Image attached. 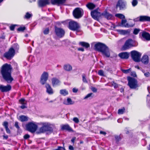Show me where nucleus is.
<instances>
[{
    "label": "nucleus",
    "instance_id": "obj_1",
    "mask_svg": "<svg viewBox=\"0 0 150 150\" xmlns=\"http://www.w3.org/2000/svg\"><path fill=\"white\" fill-rule=\"evenodd\" d=\"M12 69L10 64L6 63L2 66L0 70L2 78L8 83H11L13 80L11 75Z\"/></svg>",
    "mask_w": 150,
    "mask_h": 150
},
{
    "label": "nucleus",
    "instance_id": "obj_2",
    "mask_svg": "<svg viewBox=\"0 0 150 150\" xmlns=\"http://www.w3.org/2000/svg\"><path fill=\"white\" fill-rule=\"evenodd\" d=\"M67 0H51V3L52 4H57L58 5H64ZM39 7H42L46 5L50 4L49 0H39L38 2Z\"/></svg>",
    "mask_w": 150,
    "mask_h": 150
},
{
    "label": "nucleus",
    "instance_id": "obj_3",
    "mask_svg": "<svg viewBox=\"0 0 150 150\" xmlns=\"http://www.w3.org/2000/svg\"><path fill=\"white\" fill-rule=\"evenodd\" d=\"M137 45L138 43L136 42L131 39H129L126 41L122 49L123 50H125L132 47L136 46Z\"/></svg>",
    "mask_w": 150,
    "mask_h": 150
},
{
    "label": "nucleus",
    "instance_id": "obj_4",
    "mask_svg": "<svg viewBox=\"0 0 150 150\" xmlns=\"http://www.w3.org/2000/svg\"><path fill=\"white\" fill-rule=\"evenodd\" d=\"M91 14L93 18L98 21L101 18V16L103 15V13L100 12L98 8L91 11Z\"/></svg>",
    "mask_w": 150,
    "mask_h": 150
},
{
    "label": "nucleus",
    "instance_id": "obj_5",
    "mask_svg": "<svg viewBox=\"0 0 150 150\" xmlns=\"http://www.w3.org/2000/svg\"><path fill=\"white\" fill-rule=\"evenodd\" d=\"M128 81V85L131 89H135L138 87L137 82L134 78L128 77H127Z\"/></svg>",
    "mask_w": 150,
    "mask_h": 150
},
{
    "label": "nucleus",
    "instance_id": "obj_6",
    "mask_svg": "<svg viewBox=\"0 0 150 150\" xmlns=\"http://www.w3.org/2000/svg\"><path fill=\"white\" fill-rule=\"evenodd\" d=\"M131 56L132 59L135 62H139L140 61L141 54L137 51L133 50L131 52Z\"/></svg>",
    "mask_w": 150,
    "mask_h": 150
},
{
    "label": "nucleus",
    "instance_id": "obj_7",
    "mask_svg": "<svg viewBox=\"0 0 150 150\" xmlns=\"http://www.w3.org/2000/svg\"><path fill=\"white\" fill-rule=\"evenodd\" d=\"M26 127L28 131L33 133L36 131L38 126L34 123L30 122L26 125Z\"/></svg>",
    "mask_w": 150,
    "mask_h": 150
},
{
    "label": "nucleus",
    "instance_id": "obj_8",
    "mask_svg": "<svg viewBox=\"0 0 150 150\" xmlns=\"http://www.w3.org/2000/svg\"><path fill=\"white\" fill-rule=\"evenodd\" d=\"M46 131L52 132L53 131V129L49 124L45 123L43 124L42 126L40 128L39 132L40 133H41Z\"/></svg>",
    "mask_w": 150,
    "mask_h": 150
},
{
    "label": "nucleus",
    "instance_id": "obj_9",
    "mask_svg": "<svg viewBox=\"0 0 150 150\" xmlns=\"http://www.w3.org/2000/svg\"><path fill=\"white\" fill-rule=\"evenodd\" d=\"M15 51L12 47H11L7 52H5L4 55V57L7 59H11L15 55Z\"/></svg>",
    "mask_w": 150,
    "mask_h": 150
},
{
    "label": "nucleus",
    "instance_id": "obj_10",
    "mask_svg": "<svg viewBox=\"0 0 150 150\" xmlns=\"http://www.w3.org/2000/svg\"><path fill=\"white\" fill-rule=\"evenodd\" d=\"M83 11L79 8H75L73 11V15L74 17L76 18H81L83 15Z\"/></svg>",
    "mask_w": 150,
    "mask_h": 150
},
{
    "label": "nucleus",
    "instance_id": "obj_11",
    "mask_svg": "<svg viewBox=\"0 0 150 150\" xmlns=\"http://www.w3.org/2000/svg\"><path fill=\"white\" fill-rule=\"evenodd\" d=\"M79 28V25L76 22L71 21L69 22V28L71 30L73 31L77 30Z\"/></svg>",
    "mask_w": 150,
    "mask_h": 150
},
{
    "label": "nucleus",
    "instance_id": "obj_12",
    "mask_svg": "<svg viewBox=\"0 0 150 150\" xmlns=\"http://www.w3.org/2000/svg\"><path fill=\"white\" fill-rule=\"evenodd\" d=\"M54 31L56 35L59 38L63 37L65 34V31L62 28L55 27Z\"/></svg>",
    "mask_w": 150,
    "mask_h": 150
},
{
    "label": "nucleus",
    "instance_id": "obj_13",
    "mask_svg": "<svg viewBox=\"0 0 150 150\" xmlns=\"http://www.w3.org/2000/svg\"><path fill=\"white\" fill-rule=\"evenodd\" d=\"M94 49L103 53V44L100 42L95 44L94 45Z\"/></svg>",
    "mask_w": 150,
    "mask_h": 150
},
{
    "label": "nucleus",
    "instance_id": "obj_14",
    "mask_svg": "<svg viewBox=\"0 0 150 150\" xmlns=\"http://www.w3.org/2000/svg\"><path fill=\"white\" fill-rule=\"evenodd\" d=\"M11 86L10 85H7L5 86L3 85H0V91L2 92H6L11 90Z\"/></svg>",
    "mask_w": 150,
    "mask_h": 150
},
{
    "label": "nucleus",
    "instance_id": "obj_15",
    "mask_svg": "<svg viewBox=\"0 0 150 150\" xmlns=\"http://www.w3.org/2000/svg\"><path fill=\"white\" fill-rule=\"evenodd\" d=\"M125 3L122 0H119L116 5V8L119 7L120 10L123 9L125 7Z\"/></svg>",
    "mask_w": 150,
    "mask_h": 150
},
{
    "label": "nucleus",
    "instance_id": "obj_16",
    "mask_svg": "<svg viewBox=\"0 0 150 150\" xmlns=\"http://www.w3.org/2000/svg\"><path fill=\"white\" fill-rule=\"evenodd\" d=\"M52 84L53 87H55L60 85V81L57 79L56 78H53L52 79Z\"/></svg>",
    "mask_w": 150,
    "mask_h": 150
},
{
    "label": "nucleus",
    "instance_id": "obj_17",
    "mask_svg": "<svg viewBox=\"0 0 150 150\" xmlns=\"http://www.w3.org/2000/svg\"><path fill=\"white\" fill-rule=\"evenodd\" d=\"M45 87L46 88V92L48 94L51 95L53 93V90L49 84L48 83L46 84Z\"/></svg>",
    "mask_w": 150,
    "mask_h": 150
},
{
    "label": "nucleus",
    "instance_id": "obj_18",
    "mask_svg": "<svg viewBox=\"0 0 150 150\" xmlns=\"http://www.w3.org/2000/svg\"><path fill=\"white\" fill-rule=\"evenodd\" d=\"M104 55L107 57H108L110 56V53L109 49L104 44Z\"/></svg>",
    "mask_w": 150,
    "mask_h": 150
},
{
    "label": "nucleus",
    "instance_id": "obj_19",
    "mask_svg": "<svg viewBox=\"0 0 150 150\" xmlns=\"http://www.w3.org/2000/svg\"><path fill=\"white\" fill-rule=\"evenodd\" d=\"M139 20L141 22H150V17L147 16H141L139 17Z\"/></svg>",
    "mask_w": 150,
    "mask_h": 150
},
{
    "label": "nucleus",
    "instance_id": "obj_20",
    "mask_svg": "<svg viewBox=\"0 0 150 150\" xmlns=\"http://www.w3.org/2000/svg\"><path fill=\"white\" fill-rule=\"evenodd\" d=\"M118 56L121 59H127L129 57V54L127 52H123L119 53Z\"/></svg>",
    "mask_w": 150,
    "mask_h": 150
},
{
    "label": "nucleus",
    "instance_id": "obj_21",
    "mask_svg": "<svg viewBox=\"0 0 150 150\" xmlns=\"http://www.w3.org/2000/svg\"><path fill=\"white\" fill-rule=\"evenodd\" d=\"M141 61L144 64H147L149 61V57L148 55H144L141 59Z\"/></svg>",
    "mask_w": 150,
    "mask_h": 150
},
{
    "label": "nucleus",
    "instance_id": "obj_22",
    "mask_svg": "<svg viewBox=\"0 0 150 150\" xmlns=\"http://www.w3.org/2000/svg\"><path fill=\"white\" fill-rule=\"evenodd\" d=\"M142 37L147 40H150V34L144 31L142 33Z\"/></svg>",
    "mask_w": 150,
    "mask_h": 150
},
{
    "label": "nucleus",
    "instance_id": "obj_23",
    "mask_svg": "<svg viewBox=\"0 0 150 150\" xmlns=\"http://www.w3.org/2000/svg\"><path fill=\"white\" fill-rule=\"evenodd\" d=\"M104 16L108 20L112 19L114 18L112 14L106 11H105V12L104 13Z\"/></svg>",
    "mask_w": 150,
    "mask_h": 150
},
{
    "label": "nucleus",
    "instance_id": "obj_24",
    "mask_svg": "<svg viewBox=\"0 0 150 150\" xmlns=\"http://www.w3.org/2000/svg\"><path fill=\"white\" fill-rule=\"evenodd\" d=\"M121 25L123 27H130L133 26H131L130 25H129L127 23V21L125 19L122 20Z\"/></svg>",
    "mask_w": 150,
    "mask_h": 150
},
{
    "label": "nucleus",
    "instance_id": "obj_25",
    "mask_svg": "<svg viewBox=\"0 0 150 150\" xmlns=\"http://www.w3.org/2000/svg\"><path fill=\"white\" fill-rule=\"evenodd\" d=\"M64 69L67 71H70L72 70V67L69 64H66L64 66Z\"/></svg>",
    "mask_w": 150,
    "mask_h": 150
},
{
    "label": "nucleus",
    "instance_id": "obj_26",
    "mask_svg": "<svg viewBox=\"0 0 150 150\" xmlns=\"http://www.w3.org/2000/svg\"><path fill=\"white\" fill-rule=\"evenodd\" d=\"M87 7L90 10H92L95 8L96 6L95 4L92 3H88L86 5Z\"/></svg>",
    "mask_w": 150,
    "mask_h": 150
},
{
    "label": "nucleus",
    "instance_id": "obj_27",
    "mask_svg": "<svg viewBox=\"0 0 150 150\" xmlns=\"http://www.w3.org/2000/svg\"><path fill=\"white\" fill-rule=\"evenodd\" d=\"M28 117L25 115H21L19 116V120L21 122L26 121L28 120Z\"/></svg>",
    "mask_w": 150,
    "mask_h": 150
},
{
    "label": "nucleus",
    "instance_id": "obj_28",
    "mask_svg": "<svg viewBox=\"0 0 150 150\" xmlns=\"http://www.w3.org/2000/svg\"><path fill=\"white\" fill-rule=\"evenodd\" d=\"M64 103L66 105H69L72 104L73 103L71 98H68L67 100H65L64 101Z\"/></svg>",
    "mask_w": 150,
    "mask_h": 150
},
{
    "label": "nucleus",
    "instance_id": "obj_29",
    "mask_svg": "<svg viewBox=\"0 0 150 150\" xmlns=\"http://www.w3.org/2000/svg\"><path fill=\"white\" fill-rule=\"evenodd\" d=\"M63 130H66L68 131H71L72 130L71 128L68 125H63L62 127Z\"/></svg>",
    "mask_w": 150,
    "mask_h": 150
},
{
    "label": "nucleus",
    "instance_id": "obj_30",
    "mask_svg": "<svg viewBox=\"0 0 150 150\" xmlns=\"http://www.w3.org/2000/svg\"><path fill=\"white\" fill-rule=\"evenodd\" d=\"M79 45L86 48H87L90 46V45L88 43L83 42H79Z\"/></svg>",
    "mask_w": 150,
    "mask_h": 150
},
{
    "label": "nucleus",
    "instance_id": "obj_31",
    "mask_svg": "<svg viewBox=\"0 0 150 150\" xmlns=\"http://www.w3.org/2000/svg\"><path fill=\"white\" fill-rule=\"evenodd\" d=\"M117 31L121 34L126 35L129 33V32L127 30H118Z\"/></svg>",
    "mask_w": 150,
    "mask_h": 150
},
{
    "label": "nucleus",
    "instance_id": "obj_32",
    "mask_svg": "<svg viewBox=\"0 0 150 150\" xmlns=\"http://www.w3.org/2000/svg\"><path fill=\"white\" fill-rule=\"evenodd\" d=\"M48 73L44 72L42 75L41 77L47 80L48 79Z\"/></svg>",
    "mask_w": 150,
    "mask_h": 150
},
{
    "label": "nucleus",
    "instance_id": "obj_33",
    "mask_svg": "<svg viewBox=\"0 0 150 150\" xmlns=\"http://www.w3.org/2000/svg\"><path fill=\"white\" fill-rule=\"evenodd\" d=\"M61 94L64 96H65L68 94V92L66 89L61 90L60 91Z\"/></svg>",
    "mask_w": 150,
    "mask_h": 150
},
{
    "label": "nucleus",
    "instance_id": "obj_34",
    "mask_svg": "<svg viewBox=\"0 0 150 150\" xmlns=\"http://www.w3.org/2000/svg\"><path fill=\"white\" fill-rule=\"evenodd\" d=\"M125 111V109L124 107L121 109L118 110V114H123Z\"/></svg>",
    "mask_w": 150,
    "mask_h": 150
},
{
    "label": "nucleus",
    "instance_id": "obj_35",
    "mask_svg": "<svg viewBox=\"0 0 150 150\" xmlns=\"http://www.w3.org/2000/svg\"><path fill=\"white\" fill-rule=\"evenodd\" d=\"M115 16L120 19H122L125 18V16L121 13H117L115 14Z\"/></svg>",
    "mask_w": 150,
    "mask_h": 150
},
{
    "label": "nucleus",
    "instance_id": "obj_36",
    "mask_svg": "<svg viewBox=\"0 0 150 150\" xmlns=\"http://www.w3.org/2000/svg\"><path fill=\"white\" fill-rule=\"evenodd\" d=\"M19 101L21 104L23 105H26L27 102L24 98H21L19 100Z\"/></svg>",
    "mask_w": 150,
    "mask_h": 150
},
{
    "label": "nucleus",
    "instance_id": "obj_37",
    "mask_svg": "<svg viewBox=\"0 0 150 150\" xmlns=\"http://www.w3.org/2000/svg\"><path fill=\"white\" fill-rule=\"evenodd\" d=\"M32 16V14L29 13L28 12L26 13L24 16V18L26 19H29Z\"/></svg>",
    "mask_w": 150,
    "mask_h": 150
},
{
    "label": "nucleus",
    "instance_id": "obj_38",
    "mask_svg": "<svg viewBox=\"0 0 150 150\" xmlns=\"http://www.w3.org/2000/svg\"><path fill=\"white\" fill-rule=\"evenodd\" d=\"M131 69L130 68L129 69L125 70V69H122V71L125 74H127L130 71H131Z\"/></svg>",
    "mask_w": 150,
    "mask_h": 150
},
{
    "label": "nucleus",
    "instance_id": "obj_39",
    "mask_svg": "<svg viewBox=\"0 0 150 150\" xmlns=\"http://www.w3.org/2000/svg\"><path fill=\"white\" fill-rule=\"evenodd\" d=\"M47 80L41 77L40 78V83L42 85L44 84L46 82Z\"/></svg>",
    "mask_w": 150,
    "mask_h": 150
},
{
    "label": "nucleus",
    "instance_id": "obj_40",
    "mask_svg": "<svg viewBox=\"0 0 150 150\" xmlns=\"http://www.w3.org/2000/svg\"><path fill=\"white\" fill-rule=\"evenodd\" d=\"M140 31V30L139 29L135 28L133 31V33L135 35H137Z\"/></svg>",
    "mask_w": 150,
    "mask_h": 150
},
{
    "label": "nucleus",
    "instance_id": "obj_41",
    "mask_svg": "<svg viewBox=\"0 0 150 150\" xmlns=\"http://www.w3.org/2000/svg\"><path fill=\"white\" fill-rule=\"evenodd\" d=\"M111 85L112 86H114V88H117L118 87V84L114 82H111Z\"/></svg>",
    "mask_w": 150,
    "mask_h": 150
},
{
    "label": "nucleus",
    "instance_id": "obj_42",
    "mask_svg": "<svg viewBox=\"0 0 150 150\" xmlns=\"http://www.w3.org/2000/svg\"><path fill=\"white\" fill-rule=\"evenodd\" d=\"M138 1L137 0H133L132 2V4L134 6H135L137 4Z\"/></svg>",
    "mask_w": 150,
    "mask_h": 150
},
{
    "label": "nucleus",
    "instance_id": "obj_43",
    "mask_svg": "<svg viewBox=\"0 0 150 150\" xmlns=\"http://www.w3.org/2000/svg\"><path fill=\"white\" fill-rule=\"evenodd\" d=\"M93 93H90L88 94L84 98V99H85L89 98L91 97L92 96V95H93Z\"/></svg>",
    "mask_w": 150,
    "mask_h": 150
},
{
    "label": "nucleus",
    "instance_id": "obj_44",
    "mask_svg": "<svg viewBox=\"0 0 150 150\" xmlns=\"http://www.w3.org/2000/svg\"><path fill=\"white\" fill-rule=\"evenodd\" d=\"M73 120L76 123H78L79 120L78 118L76 117H74L73 118Z\"/></svg>",
    "mask_w": 150,
    "mask_h": 150
},
{
    "label": "nucleus",
    "instance_id": "obj_45",
    "mask_svg": "<svg viewBox=\"0 0 150 150\" xmlns=\"http://www.w3.org/2000/svg\"><path fill=\"white\" fill-rule=\"evenodd\" d=\"M82 80L83 82L85 83H87L88 82L86 79V76L85 75H82Z\"/></svg>",
    "mask_w": 150,
    "mask_h": 150
},
{
    "label": "nucleus",
    "instance_id": "obj_46",
    "mask_svg": "<svg viewBox=\"0 0 150 150\" xmlns=\"http://www.w3.org/2000/svg\"><path fill=\"white\" fill-rule=\"evenodd\" d=\"M115 140L117 142H119L121 139L120 136H115Z\"/></svg>",
    "mask_w": 150,
    "mask_h": 150
},
{
    "label": "nucleus",
    "instance_id": "obj_47",
    "mask_svg": "<svg viewBox=\"0 0 150 150\" xmlns=\"http://www.w3.org/2000/svg\"><path fill=\"white\" fill-rule=\"evenodd\" d=\"M25 27H20L18 28L17 30L19 31H23L25 29Z\"/></svg>",
    "mask_w": 150,
    "mask_h": 150
},
{
    "label": "nucleus",
    "instance_id": "obj_48",
    "mask_svg": "<svg viewBox=\"0 0 150 150\" xmlns=\"http://www.w3.org/2000/svg\"><path fill=\"white\" fill-rule=\"evenodd\" d=\"M2 125H3L4 127L5 128L8 127V123L6 121L4 122Z\"/></svg>",
    "mask_w": 150,
    "mask_h": 150
},
{
    "label": "nucleus",
    "instance_id": "obj_49",
    "mask_svg": "<svg viewBox=\"0 0 150 150\" xmlns=\"http://www.w3.org/2000/svg\"><path fill=\"white\" fill-rule=\"evenodd\" d=\"M49 29L48 28H47L44 30L43 33L45 34L46 35L48 34L49 33Z\"/></svg>",
    "mask_w": 150,
    "mask_h": 150
},
{
    "label": "nucleus",
    "instance_id": "obj_50",
    "mask_svg": "<svg viewBox=\"0 0 150 150\" xmlns=\"http://www.w3.org/2000/svg\"><path fill=\"white\" fill-rule=\"evenodd\" d=\"M18 122H15V126L18 129H20V127L18 125Z\"/></svg>",
    "mask_w": 150,
    "mask_h": 150
},
{
    "label": "nucleus",
    "instance_id": "obj_51",
    "mask_svg": "<svg viewBox=\"0 0 150 150\" xmlns=\"http://www.w3.org/2000/svg\"><path fill=\"white\" fill-rule=\"evenodd\" d=\"M56 150H65L64 147L61 146H58L57 149H56Z\"/></svg>",
    "mask_w": 150,
    "mask_h": 150
},
{
    "label": "nucleus",
    "instance_id": "obj_52",
    "mask_svg": "<svg viewBox=\"0 0 150 150\" xmlns=\"http://www.w3.org/2000/svg\"><path fill=\"white\" fill-rule=\"evenodd\" d=\"M98 74L100 76H103V71L102 70H100L98 71Z\"/></svg>",
    "mask_w": 150,
    "mask_h": 150
},
{
    "label": "nucleus",
    "instance_id": "obj_53",
    "mask_svg": "<svg viewBox=\"0 0 150 150\" xmlns=\"http://www.w3.org/2000/svg\"><path fill=\"white\" fill-rule=\"evenodd\" d=\"M144 75L146 77H148L150 75V73L149 72H147L145 73H144Z\"/></svg>",
    "mask_w": 150,
    "mask_h": 150
},
{
    "label": "nucleus",
    "instance_id": "obj_54",
    "mask_svg": "<svg viewBox=\"0 0 150 150\" xmlns=\"http://www.w3.org/2000/svg\"><path fill=\"white\" fill-rule=\"evenodd\" d=\"M91 90L94 92H96L97 91V89L95 87H92Z\"/></svg>",
    "mask_w": 150,
    "mask_h": 150
},
{
    "label": "nucleus",
    "instance_id": "obj_55",
    "mask_svg": "<svg viewBox=\"0 0 150 150\" xmlns=\"http://www.w3.org/2000/svg\"><path fill=\"white\" fill-rule=\"evenodd\" d=\"M5 128L6 129V131L7 133H8V134L10 133L11 132H10V129L8 128V127H6Z\"/></svg>",
    "mask_w": 150,
    "mask_h": 150
},
{
    "label": "nucleus",
    "instance_id": "obj_56",
    "mask_svg": "<svg viewBox=\"0 0 150 150\" xmlns=\"http://www.w3.org/2000/svg\"><path fill=\"white\" fill-rule=\"evenodd\" d=\"M30 137V136L28 134L25 135L24 136V138L25 139H27Z\"/></svg>",
    "mask_w": 150,
    "mask_h": 150
},
{
    "label": "nucleus",
    "instance_id": "obj_57",
    "mask_svg": "<svg viewBox=\"0 0 150 150\" xmlns=\"http://www.w3.org/2000/svg\"><path fill=\"white\" fill-rule=\"evenodd\" d=\"M131 76L134 77H136V74L135 72L133 71L131 72Z\"/></svg>",
    "mask_w": 150,
    "mask_h": 150
},
{
    "label": "nucleus",
    "instance_id": "obj_58",
    "mask_svg": "<svg viewBox=\"0 0 150 150\" xmlns=\"http://www.w3.org/2000/svg\"><path fill=\"white\" fill-rule=\"evenodd\" d=\"M15 25H12L10 26V29L11 30H13L15 28Z\"/></svg>",
    "mask_w": 150,
    "mask_h": 150
},
{
    "label": "nucleus",
    "instance_id": "obj_59",
    "mask_svg": "<svg viewBox=\"0 0 150 150\" xmlns=\"http://www.w3.org/2000/svg\"><path fill=\"white\" fill-rule=\"evenodd\" d=\"M23 105L20 106V108L22 109H24L27 108V107L25 105Z\"/></svg>",
    "mask_w": 150,
    "mask_h": 150
},
{
    "label": "nucleus",
    "instance_id": "obj_60",
    "mask_svg": "<svg viewBox=\"0 0 150 150\" xmlns=\"http://www.w3.org/2000/svg\"><path fill=\"white\" fill-rule=\"evenodd\" d=\"M78 50L79 51L83 52L84 51V49L82 47L79 48L78 49Z\"/></svg>",
    "mask_w": 150,
    "mask_h": 150
},
{
    "label": "nucleus",
    "instance_id": "obj_61",
    "mask_svg": "<svg viewBox=\"0 0 150 150\" xmlns=\"http://www.w3.org/2000/svg\"><path fill=\"white\" fill-rule=\"evenodd\" d=\"M73 92L74 93H76L78 91V89L76 88H74L73 89Z\"/></svg>",
    "mask_w": 150,
    "mask_h": 150
},
{
    "label": "nucleus",
    "instance_id": "obj_62",
    "mask_svg": "<svg viewBox=\"0 0 150 150\" xmlns=\"http://www.w3.org/2000/svg\"><path fill=\"white\" fill-rule=\"evenodd\" d=\"M69 149L70 150H74L73 147L71 145L69 146Z\"/></svg>",
    "mask_w": 150,
    "mask_h": 150
},
{
    "label": "nucleus",
    "instance_id": "obj_63",
    "mask_svg": "<svg viewBox=\"0 0 150 150\" xmlns=\"http://www.w3.org/2000/svg\"><path fill=\"white\" fill-rule=\"evenodd\" d=\"M122 121V120L121 119H119L117 120V122L119 123H121Z\"/></svg>",
    "mask_w": 150,
    "mask_h": 150
},
{
    "label": "nucleus",
    "instance_id": "obj_64",
    "mask_svg": "<svg viewBox=\"0 0 150 150\" xmlns=\"http://www.w3.org/2000/svg\"><path fill=\"white\" fill-rule=\"evenodd\" d=\"M76 138L75 137H73L72 138V139L71 140V141L73 143H74V142L75 141V140L76 139Z\"/></svg>",
    "mask_w": 150,
    "mask_h": 150
}]
</instances>
